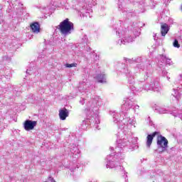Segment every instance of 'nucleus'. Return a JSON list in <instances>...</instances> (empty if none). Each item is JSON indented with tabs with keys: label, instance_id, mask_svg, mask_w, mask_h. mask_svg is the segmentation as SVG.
Segmentation results:
<instances>
[{
	"label": "nucleus",
	"instance_id": "1",
	"mask_svg": "<svg viewBox=\"0 0 182 182\" xmlns=\"http://www.w3.org/2000/svg\"><path fill=\"white\" fill-rule=\"evenodd\" d=\"M57 29L60 31L61 35L66 36V35H70L72 31H75V24L69 21V18H65L57 26Z\"/></svg>",
	"mask_w": 182,
	"mask_h": 182
},
{
	"label": "nucleus",
	"instance_id": "2",
	"mask_svg": "<svg viewBox=\"0 0 182 182\" xmlns=\"http://www.w3.org/2000/svg\"><path fill=\"white\" fill-rule=\"evenodd\" d=\"M156 144L163 149L162 151H166V149L168 147V140L163 135H159L156 139Z\"/></svg>",
	"mask_w": 182,
	"mask_h": 182
},
{
	"label": "nucleus",
	"instance_id": "10",
	"mask_svg": "<svg viewBox=\"0 0 182 182\" xmlns=\"http://www.w3.org/2000/svg\"><path fill=\"white\" fill-rule=\"evenodd\" d=\"M173 46L174 48H180V44L178 43V41L177 39H175L173 43Z\"/></svg>",
	"mask_w": 182,
	"mask_h": 182
},
{
	"label": "nucleus",
	"instance_id": "6",
	"mask_svg": "<svg viewBox=\"0 0 182 182\" xmlns=\"http://www.w3.org/2000/svg\"><path fill=\"white\" fill-rule=\"evenodd\" d=\"M30 26L33 33H39V32H41V25H39V23L34 22L31 23Z\"/></svg>",
	"mask_w": 182,
	"mask_h": 182
},
{
	"label": "nucleus",
	"instance_id": "8",
	"mask_svg": "<svg viewBox=\"0 0 182 182\" xmlns=\"http://www.w3.org/2000/svg\"><path fill=\"white\" fill-rule=\"evenodd\" d=\"M65 68H77V63H73L72 64L66 63Z\"/></svg>",
	"mask_w": 182,
	"mask_h": 182
},
{
	"label": "nucleus",
	"instance_id": "5",
	"mask_svg": "<svg viewBox=\"0 0 182 182\" xmlns=\"http://www.w3.org/2000/svg\"><path fill=\"white\" fill-rule=\"evenodd\" d=\"M58 116L60 120H66V117H69V111L66 108L60 109Z\"/></svg>",
	"mask_w": 182,
	"mask_h": 182
},
{
	"label": "nucleus",
	"instance_id": "3",
	"mask_svg": "<svg viewBox=\"0 0 182 182\" xmlns=\"http://www.w3.org/2000/svg\"><path fill=\"white\" fill-rule=\"evenodd\" d=\"M36 124H38V122L27 119L23 123L24 130H26V132H29L30 130H33Z\"/></svg>",
	"mask_w": 182,
	"mask_h": 182
},
{
	"label": "nucleus",
	"instance_id": "4",
	"mask_svg": "<svg viewBox=\"0 0 182 182\" xmlns=\"http://www.w3.org/2000/svg\"><path fill=\"white\" fill-rule=\"evenodd\" d=\"M159 134H160V132H154L152 133V134H149L146 136V146H147V147H150V146H151V144L153 143V139H154V137H156V136H159Z\"/></svg>",
	"mask_w": 182,
	"mask_h": 182
},
{
	"label": "nucleus",
	"instance_id": "9",
	"mask_svg": "<svg viewBox=\"0 0 182 182\" xmlns=\"http://www.w3.org/2000/svg\"><path fill=\"white\" fill-rule=\"evenodd\" d=\"M97 79H99L98 80L99 83H103L104 81L102 79H105V75L104 74L99 75L97 76Z\"/></svg>",
	"mask_w": 182,
	"mask_h": 182
},
{
	"label": "nucleus",
	"instance_id": "7",
	"mask_svg": "<svg viewBox=\"0 0 182 182\" xmlns=\"http://www.w3.org/2000/svg\"><path fill=\"white\" fill-rule=\"evenodd\" d=\"M168 31H170V28L167 23H162L161 26V33L162 36H166L167 33H168Z\"/></svg>",
	"mask_w": 182,
	"mask_h": 182
}]
</instances>
